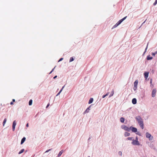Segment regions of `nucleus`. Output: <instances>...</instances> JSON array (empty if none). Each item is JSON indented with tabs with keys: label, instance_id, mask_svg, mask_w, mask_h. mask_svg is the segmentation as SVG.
<instances>
[{
	"label": "nucleus",
	"instance_id": "79ce46f5",
	"mask_svg": "<svg viewBox=\"0 0 157 157\" xmlns=\"http://www.w3.org/2000/svg\"><path fill=\"white\" fill-rule=\"evenodd\" d=\"M146 21V20L143 23V24Z\"/></svg>",
	"mask_w": 157,
	"mask_h": 157
},
{
	"label": "nucleus",
	"instance_id": "f3484780",
	"mask_svg": "<svg viewBox=\"0 0 157 157\" xmlns=\"http://www.w3.org/2000/svg\"><path fill=\"white\" fill-rule=\"evenodd\" d=\"M153 58L152 57H150V56H147V60H150L152 59Z\"/></svg>",
	"mask_w": 157,
	"mask_h": 157
},
{
	"label": "nucleus",
	"instance_id": "c85d7f7f",
	"mask_svg": "<svg viewBox=\"0 0 157 157\" xmlns=\"http://www.w3.org/2000/svg\"><path fill=\"white\" fill-rule=\"evenodd\" d=\"M157 4V0H155V2L153 3V5L155 6Z\"/></svg>",
	"mask_w": 157,
	"mask_h": 157
},
{
	"label": "nucleus",
	"instance_id": "20e7f679",
	"mask_svg": "<svg viewBox=\"0 0 157 157\" xmlns=\"http://www.w3.org/2000/svg\"><path fill=\"white\" fill-rule=\"evenodd\" d=\"M146 137L147 138H148L150 140H152L153 137L151 136V135L148 132H147L146 133Z\"/></svg>",
	"mask_w": 157,
	"mask_h": 157
},
{
	"label": "nucleus",
	"instance_id": "c756f323",
	"mask_svg": "<svg viewBox=\"0 0 157 157\" xmlns=\"http://www.w3.org/2000/svg\"><path fill=\"white\" fill-rule=\"evenodd\" d=\"M64 86H63L62 87V88L61 89V90H60V91L59 92V93H61V92L63 90V88H64Z\"/></svg>",
	"mask_w": 157,
	"mask_h": 157
},
{
	"label": "nucleus",
	"instance_id": "39448f33",
	"mask_svg": "<svg viewBox=\"0 0 157 157\" xmlns=\"http://www.w3.org/2000/svg\"><path fill=\"white\" fill-rule=\"evenodd\" d=\"M138 82V81L137 80H136L134 83L133 89L134 90H136L137 89Z\"/></svg>",
	"mask_w": 157,
	"mask_h": 157
},
{
	"label": "nucleus",
	"instance_id": "9d476101",
	"mask_svg": "<svg viewBox=\"0 0 157 157\" xmlns=\"http://www.w3.org/2000/svg\"><path fill=\"white\" fill-rule=\"evenodd\" d=\"M149 73L147 72H145L144 74V77L146 79H147Z\"/></svg>",
	"mask_w": 157,
	"mask_h": 157
},
{
	"label": "nucleus",
	"instance_id": "e433bc0d",
	"mask_svg": "<svg viewBox=\"0 0 157 157\" xmlns=\"http://www.w3.org/2000/svg\"><path fill=\"white\" fill-rule=\"evenodd\" d=\"M10 104L11 105H12L13 104V101H12L10 102Z\"/></svg>",
	"mask_w": 157,
	"mask_h": 157
},
{
	"label": "nucleus",
	"instance_id": "b1692460",
	"mask_svg": "<svg viewBox=\"0 0 157 157\" xmlns=\"http://www.w3.org/2000/svg\"><path fill=\"white\" fill-rule=\"evenodd\" d=\"M74 60V58L73 57H71V58H70V62H72V61H73Z\"/></svg>",
	"mask_w": 157,
	"mask_h": 157
},
{
	"label": "nucleus",
	"instance_id": "393cba45",
	"mask_svg": "<svg viewBox=\"0 0 157 157\" xmlns=\"http://www.w3.org/2000/svg\"><path fill=\"white\" fill-rule=\"evenodd\" d=\"M157 54V51H156L155 52H153L152 53L151 55L153 56H155V54Z\"/></svg>",
	"mask_w": 157,
	"mask_h": 157
},
{
	"label": "nucleus",
	"instance_id": "4be33fe9",
	"mask_svg": "<svg viewBox=\"0 0 157 157\" xmlns=\"http://www.w3.org/2000/svg\"><path fill=\"white\" fill-rule=\"evenodd\" d=\"M32 99H31L29 100V105H32Z\"/></svg>",
	"mask_w": 157,
	"mask_h": 157
},
{
	"label": "nucleus",
	"instance_id": "7ed1b4c3",
	"mask_svg": "<svg viewBox=\"0 0 157 157\" xmlns=\"http://www.w3.org/2000/svg\"><path fill=\"white\" fill-rule=\"evenodd\" d=\"M132 143V144L135 145H140L139 143L137 140H133Z\"/></svg>",
	"mask_w": 157,
	"mask_h": 157
},
{
	"label": "nucleus",
	"instance_id": "5701e85b",
	"mask_svg": "<svg viewBox=\"0 0 157 157\" xmlns=\"http://www.w3.org/2000/svg\"><path fill=\"white\" fill-rule=\"evenodd\" d=\"M109 93L108 92L106 94L102 96V98H105V97L108 96L109 94Z\"/></svg>",
	"mask_w": 157,
	"mask_h": 157
},
{
	"label": "nucleus",
	"instance_id": "6ab92c4d",
	"mask_svg": "<svg viewBox=\"0 0 157 157\" xmlns=\"http://www.w3.org/2000/svg\"><path fill=\"white\" fill-rule=\"evenodd\" d=\"M89 110H90V108L89 107V108H87L86 109V110L84 112V113L85 114L89 112Z\"/></svg>",
	"mask_w": 157,
	"mask_h": 157
},
{
	"label": "nucleus",
	"instance_id": "6e6552de",
	"mask_svg": "<svg viewBox=\"0 0 157 157\" xmlns=\"http://www.w3.org/2000/svg\"><path fill=\"white\" fill-rule=\"evenodd\" d=\"M156 92V90L155 89H154L152 91L151 94L152 96V97H155V95Z\"/></svg>",
	"mask_w": 157,
	"mask_h": 157
},
{
	"label": "nucleus",
	"instance_id": "7c9ffc66",
	"mask_svg": "<svg viewBox=\"0 0 157 157\" xmlns=\"http://www.w3.org/2000/svg\"><path fill=\"white\" fill-rule=\"evenodd\" d=\"M51 150H52V149H48V150H47V151H46L45 152V153L48 152V151H51Z\"/></svg>",
	"mask_w": 157,
	"mask_h": 157
},
{
	"label": "nucleus",
	"instance_id": "4c0bfd02",
	"mask_svg": "<svg viewBox=\"0 0 157 157\" xmlns=\"http://www.w3.org/2000/svg\"><path fill=\"white\" fill-rule=\"evenodd\" d=\"M57 76L56 75V76H55L54 78H53L54 79H55V78H56V77H57Z\"/></svg>",
	"mask_w": 157,
	"mask_h": 157
},
{
	"label": "nucleus",
	"instance_id": "ea45409f",
	"mask_svg": "<svg viewBox=\"0 0 157 157\" xmlns=\"http://www.w3.org/2000/svg\"><path fill=\"white\" fill-rule=\"evenodd\" d=\"M12 101L13 102H14L15 101V100L14 99H13V100H12Z\"/></svg>",
	"mask_w": 157,
	"mask_h": 157
},
{
	"label": "nucleus",
	"instance_id": "cd10ccee",
	"mask_svg": "<svg viewBox=\"0 0 157 157\" xmlns=\"http://www.w3.org/2000/svg\"><path fill=\"white\" fill-rule=\"evenodd\" d=\"M148 44H147V47L145 49V51L144 52V53H145L147 51V47H148Z\"/></svg>",
	"mask_w": 157,
	"mask_h": 157
},
{
	"label": "nucleus",
	"instance_id": "2eb2a0df",
	"mask_svg": "<svg viewBox=\"0 0 157 157\" xmlns=\"http://www.w3.org/2000/svg\"><path fill=\"white\" fill-rule=\"evenodd\" d=\"M130 135V134L129 133H128V132H125L124 134V135L125 136L127 137L129 136Z\"/></svg>",
	"mask_w": 157,
	"mask_h": 157
},
{
	"label": "nucleus",
	"instance_id": "c9c22d12",
	"mask_svg": "<svg viewBox=\"0 0 157 157\" xmlns=\"http://www.w3.org/2000/svg\"><path fill=\"white\" fill-rule=\"evenodd\" d=\"M60 93H59V92L56 95V96H58V95H59Z\"/></svg>",
	"mask_w": 157,
	"mask_h": 157
},
{
	"label": "nucleus",
	"instance_id": "72a5a7b5",
	"mask_svg": "<svg viewBox=\"0 0 157 157\" xmlns=\"http://www.w3.org/2000/svg\"><path fill=\"white\" fill-rule=\"evenodd\" d=\"M55 68V67L52 70V71H51V72L50 73V74H51L52 73V72L53 71L54 68Z\"/></svg>",
	"mask_w": 157,
	"mask_h": 157
},
{
	"label": "nucleus",
	"instance_id": "f257e3e1",
	"mask_svg": "<svg viewBox=\"0 0 157 157\" xmlns=\"http://www.w3.org/2000/svg\"><path fill=\"white\" fill-rule=\"evenodd\" d=\"M137 121L142 129L144 128V123L142 119L139 116H138L135 117Z\"/></svg>",
	"mask_w": 157,
	"mask_h": 157
},
{
	"label": "nucleus",
	"instance_id": "dca6fc26",
	"mask_svg": "<svg viewBox=\"0 0 157 157\" xmlns=\"http://www.w3.org/2000/svg\"><path fill=\"white\" fill-rule=\"evenodd\" d=\"M63 150H61L59 153V154H58V157L60 156L63 153Z\"/></svg>",
	"mask_w": 157,
	"mask_h": 157
},
{
	"label": "nucleus",
	"instance_id": "f03ea898",
	"mask_svg": "<svg viewBox=\"0 0 157 157\" xmlns=\"http://www.w3.org/2000/svg\"><path fill=\"white\" fill-rule=\"evenodd\" d=\"M121 128L124 129L125 130L127 131H130V127L129 128L127 126L125 125H123L121 126Z\"/></svg>",
	"mask_w": 157,
	"mask_h": 157
},
{
	"label": "nucleus",
	"instance_id": "412c9836",
	"mask_svg": "<svg viewBox=\"0 0 157 157\" xmlns=\"http://www.w3.org/2000/svg\"><path fill=\"white\" fill-rule=\"evenodd\" d=\"M24 151V149H21L18 153V154H20L23 153Z\"/></svg>",
	"mask_w": 157,
	"mask_h": 157
},
{
	"label": "nucleus",
	"instance_id": "aec40b11",
	"mask_svg": "<svg viewBox=\"0 0 157 157\" xmlns=\"http://www.w3.org/2000/svg\"><path fill=\"white\" fill-rule=\"evenodd\" d=\"M6 121V118H5L4 119V121L3 122V126H4Z\"/></svg>",
	"mask_w": 157,
	"mask_h": 157
},
{
	"label": "nucleus",
	"instance_id": "4468645a",
	"mask_svg": "<svg viewBox=\"0 0 157 157\" xmlns=\"http://www.w3.org/2000/svg\"><path fill=\"white\" fill-rule=\"evenodd\" d=\"M93 98H91L89 100L88 103L89 104H90L93 101Z\"/></svg>",
	"mask_w": 157,
	"mask_h": 157
},
{
	"label": "nucleus",
	"instance_id": "f8f14e48",
	"mask_svg": "<svg viewBox=\"0 0 157 157\" xmlns=\"http://www.w3.org/2000/svg\"><path fill=\"white\" fill-rule=\"evenodd\" d=\"M26 140V138L25 137H24L21 140V144H23L24 142Z\"/></svg>",
	"mask_w": 157,
	"mask_h": 157
},
{
	"label": "nucleus",
	"instance_id": "423d86ee",
	"mask_svg": "<svg viewBox=\"0 0 157 157\" xmlns=\"http://www.w3.org/2000/svg\"><path fill=\"white\" fill-rule=\"evenodd\" d=\"M130 130H132V132H137V128L133 127H131Z\"/></svg>",
	"mask_w": 157,
	"mask_h": 157
},
{
	"label": "nucleus",
	"instance_id": "9b49d317",
	"mask_svg": "<svg viewBox=\"0 0 157 157\" xmlns=\"http://www.w3.org/2000/svg\"><path fill=\"white\" fill-rule=\"evenodd\" d=\"M136 102H137V101H136V98H134L132 99V103L133 104H136Z\"/></svg>",
	"mask_w": 157,
	"mask_h": 157
},
{
	"label": "nucleus",
	"instance_id": "bb28decb",
	"mask_svg": "<svg viewBox=\"0 0 157 157\" xmlns=\"http://www.w3.org/2000/svg\"><path fill=\"white\" fill-rule=\"evenodd\" d=\"M118 25V24L117 23H116L115 25H114L113 26V28H115Z\"/></svg>",
	"mask_w": 157,
	"mask_h": 157
},
{
	"label": "nucleus",
	"instance_id": "a19ab883",
	"mask_svg": "<svg viewBox=\"0 0 157 157\" xmlns=\"http://www.w3.org/2000/svg\"><path fill=\"white\" fill-rule=\"evenodd\" d=\"M136 140H138V138L137 137H136Z\"/></svg>",
	"mask_w": 157,
	"mask_h": 157
},
{
	"label": "nucleus",
	"instance_id": "a878e982",
	"mask_svg": "<svg viewBox=\"0 0 157 157\" xmlns=\"http://www.w3.org/2000/svg\"><path fill=\"white\" fill-rule=\"evenodd\" d=\"M132 137H128L127 138V139L128 140H132Z\"/></svg>",
	"mask_w": 157,
	"mask_h": 157
},
{
	"label": "nucleus",
	"instance_id": "2f4dec72",
	"mask_svg": "<svg viewBox=\"0 0 157 157\" xmlns=\"http://www.w3.org/2000/svg\"><path fill=\"white\" fill-rule=\"evenodd\" d=\"M63 58H61L59 59V60L58 62H60V61H62V60H63Z\"/></svg>",
	"mask_w": 157,
	"mask_h": 157
},
{
	"label": "nucleus",
	"instance_id": "473e14b6",
	"mask_svg": "<svg viewBox=\"0 0 157 157\" xmlns=\"http://www.w3.org/2000/svg\"><path fill=\"white\" fill-rule=\"evenodd\" d=\"M118 153L119 155H121L122 152L121 151H119Z\"/></svg>",
	"mask_w": 157,
	"mask_h": 157
},
{
	"label": "nucleus",
	"instance_id": "ddd939ff",
	"mask_svg": "<svg viewBox=\"0 0 157 157\" xmlns=\"http://www.w3.org/2000/svg\"><path fill=\"white\" fill-rule=\"evenodd\" d=\"M114 94V90L113 89L112 91L111 94L109 95V97H110L112 96Z\"/></svg>",
	"mask_w": 157,
	"mask_h": 157
},
{
	"label": "nucleus",
	"instance_id": "58836bf2",
	"mask_svg": "<svg viewBox=\"0 0 157 157\" xmlns=\"http://www.w3.org/2000/svg\"><path fill=\"white\" fill-rule=\"evenodd\" d=\"M26 126L27 127H28L29 126V124L28 123H27L26 124Z\"/></svg>",
	"mask_w": 157,
	"mask_h": 157
},
{
	"label": "nucleus",
	"instance_id": "a211bd4d",
	"mask_svg": "<svg viewBox=\"0 0 157 157\" xmlns=\"http://www.w3.org/2000/svg\"><path fill=\"white\" fill-rule=\"evenodd\" d=\"M120 121L121 122L124 123V119L123 117H122L120 118Z\"/></svg>",
	"mask_w": 157,
	"mask_h": 157
},
{
	"label": "nucleus",
	"instance_id": "f704fd0d",
	"mask_svg": "<svg viewBox=\"0 0 157 157\" xmlns=\"http://www.w3.org/2000/svg\"><path fill=\"white\" fill-rule=\"evenodd\" d=\"M49 104H48L47 105V106H46V108H47L49 106Z\"/></svg>",
	"mask_w": 157,
	"mask_h": 157
},
{
	"label": "nucleus",
	"instance_id": "0eeeda50",
	"mask_svg": "<svg viewBox=\"0 0 157 157\" xmlns=\"http://www.w3.org/2000/svg\"><path fill=\"white\" fill-rule=\"evenodd\" d=\"M127 17V16L124 17L121 20H119L118 21L117 23L118 24V25H119Z\"/></svg>",
	"mask_w": 157,
	"mask_h": 157
},
{
	"label": "nucleus",
	"instance_id": "1a4fd4ad",
	"mask_svg": "<svg viewBox=\"0 0 157 157\" xmlns=\"http://www.w3.org/2000/svg\"><path fill=\"white\" fill-rule=\"evenodd\" d=\"M16 122L15 121H13V125H12V129L13 131H14L15 129V126L16 125Z\"/></svg>",
	"mask_w": 157,
	"mask_h": 157
}]
</instances>
